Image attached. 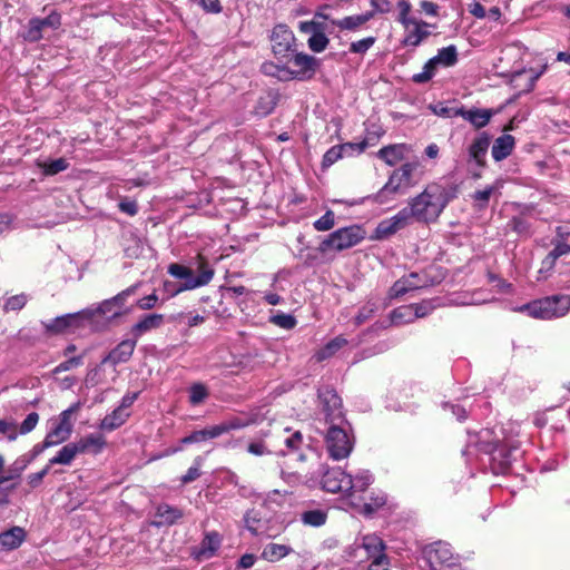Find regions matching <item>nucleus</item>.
<instances>
[{
	"instance_id": "11",
	"label": "nucleus",
	"mask_w": 570,
	"mask_h": 570,
	"mask_svg": "<svg viewBox=\"0 0 570 570\" xmlns=\"http://www.w3.org/2000/svg\"><path fill=\"white\" fill-rule=\"evenodd\" d=\"M318 397L325 416V424L346 421L342 411V400L335 391L331 389L321 390Z\"/></svg>"
},
{
	"instance_id": "41",
	"label": "nucleus",
	"mask_w": 570,
	"mask_h": 570,
	"mask_svg": "<svg viewBox=\"0 0 570 570\" xmlns=\"http://www.w3.org/2000/svg\"><path fill=\"white\" fill-rule=\"evenodd\" d=\"M421 168V164L419 160H413L403 164L399 169H395L400 177L402 178V181H404L405 186L407 188L413 187L416 184V179H414L415 174Z\"/></svg>"
},
{
	"instance_id": "8",
	"label": "nucleus",
	"mask_w": 570,
	"mask_h": 570,
	"mask_svg": "<svg viewBox=\"0 0 570 570\" xmlns=\"http://www.w3.org/2000/svg\"><path fill=\"white\" fill-rule=\"evenodd\" d=\"M136 347V341L135 340H125L120 342L104 360L101 361L100 365L96 367L95 370H91L87 375V382L91 383L92 385H96L100 383V380L96 376L98 375V372L101 370L104 365L107 363L112 364L116 366L119 363L127 362Z\"/></svg>"
},
{
	"instance_id": "7",
	"label": "nucleus",
	"mask_w": 570,
	"mask_h": 570,
	"mask_svg": "<svg viewBox=\"0 0 570 570\" xmlns=\"http://www.w3.org/2000/svg\"><path fill=\"white\" fill-rule=\"evenodd\" d=\"M424 557L431 570H460L449 543L440 541L425 547Z\"/></svg>"
},
{
	"instance_id": "55",
	"label": "nucleus",
	"mask_w": 570,
	"mask_h": 570,
	"mask_svg": "<svg viewBox=\"0 0 570 570\" xmlns=\"http://www.w3.org/2000/svg\"><path fill=\"white\" fill-rule=\"evenodd\" d=\"M314 228L318 232H326L333 228L335 225V215L333 210H326V213L314 222Z\"/></svg>"
},
{
	"instance_id": "43",
	"label": "nucleus",
	"mask_w": 570,
	"mask_h": 570,
	"mask_svg": "<svg viewBox=\"0 0 570 570\" xmlns=\"http://www.w3.org/2000/svg\"><path fill=\"white\" fill-rule=\"evenodd\" d=\"M413 311H414L413 305H406V306H401L399 308H395L392 312V316H391L392 323L395 325H401V324L410 323V322L414 321L415 317H414Z\"/></svg>"
},
{
	"instance_id": "22",
	"label": "nucleus",
	"mask_w": 570,
	"mask_h": 570,
	"mask_svg": "<svg viewBox=\"0 0 570 570\" xmlns=\"http://www.w3.org/2000/svg\"><path fill=\"white\" fill-rule=\"evenodd\" d=\"M407 189V186H405L404 181H402L399 173L394 170L390 175L385 185L377 191L375 199L380 203H383L390 195L404 194Z\"/></svg>"
},
{
	"instance_id": "4",
	"label": "nucleus",
	"mask_w": 570,
	"mask_h": 570,
	"mask_svg": "<svg viewBox=\"0 0 570 570\" xmlns=\"http://www.w3.org/2000/svg\"><path fill=\"white\" fill-rule=\"evenodd\" d=\"M168 273L173 277L183 281L180 287L176 289V293L205 286L214 276V269L204 263L199 264L197 274L193 268L177 263L168 266Z\"/></svg>"
},
{
	"instance_id": "3",
	"label": "nucleus",
	"mask_w": 570,
	"mask_h": 570,
	"mask_svg": "<svg viewBox=\"0 0 570 570\" xmlns=\"http://www.w3.org/2000/svg\"><path fill=\"white\" fill-rule=\"evenodd\" d=\"M324 442L326 451L333 460L346 459L354 448L350 423L347 421L330 423L324 434Z\"/></svg>"
},
{
	"instance_id": "37",
	"label": "nucleus",
	"mask_w": 570,
	"mask_h": 570,
	"mask_svg": "<svg viewBox=\"0 0 570 570\" xmlns=\"http://www.w3.org/2000/svg\"><path fill=\"white\" fill-rule=\"evenodd\" d=\"M129 413L127 411H124L121 407H117L116 410L112 411V413L104 417V420L100 423V429L112 431L121 426L126 422Z\"/></svg>"
},
{
	"instance_id": "47",
	"label": "nucleus",
	"mask_w": 570,
	"mask_h": 570,
	"mask_svg": "<svg viewBox=\"0 0 570 570\" xmlns=\"http://www.w3.org/2000/svg\"><path fill=\"white\" fill-rule=\"evenodd\" d=\"M304 524L312 527H321L326 522V513L322 510H309L302 513Z\"/></svg>"
},
{
	"instance_id": "31",
	"label": "nucleus",
	"mask_w": 570,
	"mask_h": 570,
	"mask_svg": "<svg viewBox=\"0 0 570 570\" xmlns=\"http://www.w3.org/2000/svg\"><path fill=\"white\" fill-rule=\"evenodd\" d=\"M156 517V525H171L183 517V512L178 508L161 503L157 507Z\"/></svg>"
},
{
	"instance_id": "42",
	"label": "nucleus",
	"mask_w": 570,
	"mask_h": 570,
	"mask_svg": "<svg viewBox=\"0 0 570 570\" xmlns=\"http://www.w3.org/2000/svg\"><path fill=\"white\" fill-rule=\"evenodd\" d=\"M215 425L208 429L198 430L193 432L191 434L185 436L181 439L183 444H191V443H199L204 442L209 439L217 438Z\"/></svg>"
},
{
	"instance_id": "49",
	"label": "nucleus",
	"mask_w": 570,
	"mask_h": 570,
	"mask_svg": "<svg viewBox=\"0 0 570 570\" xmlns=\"http://www.w3.org/2000/svg\"><path fill=\"white\" fill-rule=\"evenodd\" d=\"M544 71L546 66H543L539 71H534L533 69H523L514 73L513 81H518L523 76H528V85L525 90L531 91L534 88L537 80L543 75Z\"/></svg>"
},
{
	"instance_id": "24",
	"label": "nucleus",
	"mask_w": 570,
	"mask_h": 570,
	"mask_svg": "<svg viewBox=\"0 0 570 570\" xmlns=\"http://www.w3.org/2000/svg\"><path fill=\"white\" fill-rule=\"evenodd\" d=\"M26 531L21 527H12L11 529L0 533V549L11 551L18 549L26 540Z\"/></svg>"
},
{
	"instance_id": "62",
	"label": "nucleus",
	"mask_w": 570,
	"mask_h": 570,
	"mask_svg": "<svg viewBox=\"0 0 570 570\" xmlns=\"http://www.w3.org/2000/svg\"><path fill=\"white\" fill-rule=\"evenodd\" d=\"M430 109L432 110V112L439 117H444V118H453V117H460V111H461V107L459 108H449V107H445V106H442V105H435V106H430Z\"/></svg>"
},
{
	"instance_id": "27",
	"label": "nucleus",
	"mask_w": 570,
	"mask_h": 570,
	"mask_svg": "<svg viewBox=\"0 0 570 570\" xmlns=\"http://www.w3.org/2000/svg\"><path fill=\"white\" fill-rule=\"evenodd\" d=\"M77 448L79 449L80 454L82 453H94L98 454L102 451V449L106 445V440L104 435L91 433L88 434L81 439H79L77 442Z\"/></svg>"
},
{
	"instance_id": "64",
	"label": "nucleus",
	"mask_w": 570,
	"mask_h": 570,
	"mask_svg": "<svg viewBox=\"0 0 570 570\" xmlns=\"http://www.w3.org/2000/svg\"><path fill=\"white\" fill-rule=\"evenodd\" d=\"M0 434L6 435L9 441H14L18 438V429L16 423L0 420Z\"/></svg>"
},
{
	"instance_id": "57",
	"label": "nucleus",
	"mask_w": 570,
	"mask_h": 570,
	"mask_svg": "<svg viewBox=\"0 0 570 570\" xmlns=\"http://www.w3.org/2000/svg\"><path fill=\"white\" fill-rule=\"evenodd\" d=\"M559 257L554 252H550L541 263V267L538 271V281L547 278L549 272L554 267L556 261Z\"/></svg>"
},
{
	"instance_id": "13",
	"label": "nucleus",
	"mask_w": 570,
	"mask_h": 570,
	"mask_svg": "<svg viewBox=\"0 0 570 570\" xmlns=\"http://www.w3.org/2000/svg\"><path fill=\"white\" fill-rule=\"evenodd\" d=\"M348 484H351V474L341 468L328 469L322 478V485L327 492H342L346 497Z\"/></svg>"
},
{
	"instance_id": "40",
	"label": "nucleus",
	"mask_w": 570,
	"mask_h": 570,
	"mask_svg": "<svg viewBox=\"0 0 570 570\" xmlns=\"http://www.w3.org/2000/svg\"><path fill=\"white\" fill-rule=\"evenodd\" d=\"M371 18H373V12H365L363 14L345 17L341 20L333 21V23L344 30H355Z\"/></svg>"
},
{
	"instance_id": "17",
	"label": "nucleus",
	"mask_w": 570,
	"mask_h": 570,
	"mask_svg": "<svg viewBox=\"0 0 570 570\" xmlns=\"http://www.w3.org/2000/svg\"><path fill=\"white\" fill-rule=\"evenodd\" d=\"M497 110L490 108H470L461 107L460 117L470 122L475 129H482L489 125Z\"/></svg>"
},
{
	"instance_id": "63",
	"label": "nucleus",
	"mask_w": 570,
	"mask_h": 570,
	"mask_svg": "<svg viewBox=\"0 0 570 570\" xmlns=\"http://www.w3.org/2000/svg\"><path fill=\"white\" fill-rule=\"evenodd\" d=\"M39 422V415L36 412H31L27 415V417L20 424L18 434H27L31 432Z\"/></svg>"
},
{
	"instance_id": "53",
	"label": "nucleus",
	"mask_w": 570,
	"mask_h": 570,
	"mask_svg": "<svg viewBox=\"0 0 570 570\" xmlns=\"http://www.w3.org/2000/svg\"><path fill=\"white\" fill-rule=\"evenodd\" d=\"M508 226L510 229L521 236H527L530 233V224L524 216L512 217Z\"/></svg>"
},
{
	"instance_id": "15",
	"label": "nucleus",
	"mask_w": 570,
	"mask_h": 570,
	"mask_svg": "<svg viewBox=\"0 0 570 570\" xmlns=\"http://www.w3.org/2000/svg\"><path fill=\"white\" fill-rule=\"evenodd\" d=\"M271 41L276 56H286L293 50L295 37L285 24H277L272 31Z\"/></svg>"
},
{
	"instance_id": "60",
	"label": "nucleus",
	"mask_w": 570,
	"mask_h": 570,
	"mask_svg": "<svg viewBox=\"0 0 570 570\" xmlns=\"http://www.w3.org/2000/svg\"><path fill=\"white\" fill-rule=\"evenodd\" d=\"M498 189V186H488L482 190H476L472 198L478 202L479 207L483 208L488 205L490 196Z\"/></svg>"
},
{
	"instance_id": "10",
	"label": "nucleus",
	"mask_w": 570,
	"mask_h": 570,
	"mask_svg": "<svg viewBox=\"0 0 570 570\" xmlns=\"http://www.w3.org/2000/svg\"><path fill=\"white\" fill-rule=\"evenodd\" d=\"M92 317L94 312L91 311V308H86L77 313L58 316L49 322H42V325L47 333L60 334L69 328L80 327V322L82 320H90Z\"/></svg>"
},
{
	"instance_id": "51",
	"label": "nucleus",
	"mask_w": 570,
	"mask_h": 570,
	"mask_svg": "<svg viewBox=\"0 0 570 570\" xmlns=\"http://www.w3.org/2000/svg\"><path fill=\"white\" fill-rule=\"evenodd\" d=\"M170 321L176 323H186L188 326L193 327L202 324L205 321V318L199 314H186L180 312L171 315Z\"/></svg>"
},
{
	"instance_id": "14",
	"label": "nucleus",
	"mask_w": 570,
	"mask_h": 570,
	"mask_svg": "<svg viewBox=\"0 0 570 570\" xmlns=\"http://www.w3.org/2000/svg\"><path fill=\"white\" fill-rule=\"evenodd\" d=\"M490 142V135L485 131L480 132L468 148L469 164L473 163L478 168H484Z\"/></svg>"
},
{
	"instance_id": "33",
	"label": "nucleus",
	"mask_w": 570,
	"mask_h": 570,
	"mask_svg": "<svg viewBox=\"0 0 570 570\" xmlns=\"http://www.w3.org/2000/svg\"><path fill=\"white\" fill-rule=\"evenodd\" d=\"M419 275L415 273L410 274L407 277L396 281L391 287V296L400 297L410 291L417 289L423 285L417 281Z\"/></svg>"
},
{
	"instance_id": "28",
	"label": "nucleus",
	"mask_w": 570,
	"mask_h": 570,
	"mask_svg": "<svg viewBox=\"0 0 570 570\" xmlns=\"http://www.w3.org/2000/svg\"><path fill=\"white\" fill-rule=\"evenodd\" d=\"M518 448L512 445L507 451L505 445H495L491 451L492 460L499 464L500 471L503 473L511 465V462L518 458Z\"/></svg>"
},
{
	"instance_id": "5",
	"label": "nucleus",
	"mask_w": 570,
	"mask_h": 570,
	"mask_svg": "<svg viewBox=\"0 0 570 570\" xmlns=\"http://www.w3.org/2000/svg\"><path fill=\"white\" fill-rule=\"evenodd\" d=\"M266 431L273 453L276 455H286L294 452L303 444V435L299 431H293L291 428H284L278 424L271 425Z\"/></svg>"
},
{
	"instance_id": "25",
	"label": "nucleus",
	"mask_w": 570,
	"mask_h": 570,
	"mask_svg": "<svg viewBox=\"0 0 570 570\" xmlns=\"http://www.w3.org/2000/svg\"><path fill=\"white\" fill-rule=\"evenodd\" d=\"M257 423V416L256 415H239V416H233L217 425H215L217 435H222L224 433H227L233 430H240L244 428H247L252 424Z\"/></svg>"
},
{
	"instance_id": "58",
	"label": "nucleus",
	"mask_w": 570,
	"mask_h": 570,
	"mask_svg": "<svg viewBox=\"0 0 570 570\" xmlns=\"http://www.w3.org/2000/svg\"><path fill=\"white\" fill-rule=\"evenodd\" d=\"M28 302V296L26 294H19L9 297L3 306L6 312L10 311H20Z\"/></svg>"
},
{
	"instance_id": "21",
	"label": "nucleus",
	"mask_w": 570,
	"mask_h": 570,
	"mask_svg": "<svg viewBox=\"0 0 570 570\" xmlns=\"http://www.w3.org/2000/svg\"><path fill=\"white\" fill-rule=\"evenodd\" d=\"M410 147L405 144H393L382 147L376 156L382 159L386 165L394 166L405 158Z\"/></svg>"
},
{
	"instance_id": "1",
	"label": "nucleus",
	"mask_w": 570,
	"mask_h": 570,
	"mask_svg": "<svg viewBox=\"0 0 570 570\" xmlns=\"http://www.w3.org/2000/svg\"><path fill=\"white\" fill-rule=\"evenodd\" d=\"M450 200L446 189L439 184L429 185L420 195L412 198L409 206L402 210L406 212L409 223H430L438 219Z\"/></svg>"
},
{
	"instance_id": "20",
	"label": "nucleus",
	"mask_w": 570,
	"mask_h": 570,
	"mask_svg": "<svg viewBox=\"0 0 570 570\" xmlns=\"http://www.w3.org/2000/svg\"><path fill=\"white\" fill-rule=\"evenodd\" d=\"M409 224L410 223L406 218V212H403L401 209L393 217L382 220L377 225L375 233H376V236L380 238L387 237V236L396 233L401 228L405 227Z\"/></svg>"
},
{
	"instance_id": "48",
	"label": "nucleus",
	"mask_w": 570,
	"mask_h": 570,
	"mask_svg": "<svg viewBox=\"0 0 570 570\" xmlns=\"http://www.w3.org/2000/svg\"><path fill=\"white\" fill-rule=\"evenodd\" d=\"M438 66L434 63L432 59H429L423 66V70L419 73H414L412 76V80L415 83H425L430 81L435 75Z\"/></svg>"
},
{
	"instance_id": "18",
	"label": "nucleus",
	"mask_w": 570,
	"mask_h": 570,
	"mask_svg": "<svg viewBox=\"0 0 570 570\" xmlns=\"http://www.w3.org/2000/svg\"><path fill=\"white\" fill-rule=\"evenodd\" d=\"M431 24H429L428 22L415 19L414 21L411 22V27L404 28L405 35L403 39V45L406 47L420 46L421 42L431 35V31L429 30Z\"/></svg>"
},
{
	"instance_id": "19",
	"label": "nucleus",
	"mask_w": 570,
	"mask_h": 570,
	"mask_svg": "<svg viewBox=\"0 0 570 570\" xmlns=\"http://www.w3.org/2000/svg\"><path fill=\"white\" fill-rule=\"evenodd\" d=\"M293 63L298 68L296 71L286 69L287 79L298 78L302 79L306 75L311 77L315 71L316 59L305 53H296L293 58Z\"/></svg>"
},
{
	"instance_id": "50",
	"label": "nucleus",
	"mask_w": 570,
	"mask_h": 570,
	"mask_svg": "<svg viewBox=\"0 0 570 570\" xmlns=\"http://www.w3.org/2000/svg\"><path fill=\"white\" fill-rule=\"evenodd\" d=\"M208 390L202 383H195L189 387V402L193 405L203 403L208 397Z\"/></svg>"
},
{
	"instance_id": "46",
	"label": "nucleus",
	"mask_w": 570,
	"mask_h": 570,
	"mask_svg": "<svg viewBox=\"0 0 570 570\" xmlns=\"http://www.w3.org/2000/svg\"><path fill=\"white\" fill-rule=\"evenodd\" d=\"M42 30L43 28L40 26V18H32L28 22L23 38L29 42H37L42 39Z\"/></svg>"
},
{
	"instance_id": "61",
	"label": "nucleus",
	"mask_w": 570,
	"mask_h": 570,
	"mask_svg": "<svg viewBox=\"0 0 570 570\" xmlns=\"http://www.w3.org/2000/svg\"><path fill=\"white\" fill-rule=\"evenodd\" d=\"M82 365V356L79 355V356H72V357H69L67 361L65 362H61L60 364H58L55 368H53V374H59V373H62V372H67V371H70L75 367H78Z\"/></svg>"
},
{
	"instance_id": "2",
	"label": "nucleus",
	"mask_w": 570,
	"mask_h": 570,
	"mask_svg": "<svg viewBox=\"0 0 570 570\" xmlns=\"http://www.w3.org/2000/svg\"><path fill=\"white\" fill-rule=\"evenodd\" d=\"M513 311L518 313H525L532 318L542 321L561 318L570 312V295L557 294L546 296L521 306H517Z\"/></svg>"
},
{
	"instance_id": "59",
	"label": "nucleus",
	"mask_w": 570,
	"mask_h": 570,
	"mask_svg": "<svg viewBox=\"0 0 570 570\" xmlns=\"http://www.w3.org/2000/svg\"><path fill=\"white\" fill-rule=\"evenodd\" d=\"M375 40L376 39L374 37H366L358 41H354L350 46V51L363 55L375 43Z\"/></svg>"
},
{
	"instance_id": "32",
	"label": "nucleus",
	"mask_w": 570,
	"mask_h": 570,
	"mask_svg": "<svg viewBox=\"0 0 570 570\" xmlns=\"http://www.w3.org/2000/svg\"><path fill=\"white\" fill-rule=\"evenodd\" d=\"M164 323V315L161 314H149L137 322L131 330L134 336L139 337L142 334L160 327Z\"/></svg>"
},
{
	"instance_id": "30",
	"label": "nucleus",
	"mask_w": 570,
	"mask_h": 570,
	"mask_svg": "<svg viewBox=\"0 0 570 570\" xmlns=\"http://www.w3.org/2000/svg\"><path fill=\"white\" fill-rule=\"evenodd\" d=\"M220 537L217 532H208L204 537L198 551L196 552V557L198 559H209L220 547Z\"/></svg>"
},
{
	"instance_id": "29",
	"label": "nucleus",
	"mask_w": 570,
	"mask_h": 570,
	"mask_svg": "<svg viewBox=\"0 0 570 570\" xmlns=\"http://www.w3.org/2000/svg\"><path fill=\"white\" fill-rule=\"evenodd\" d=\"M246 451L255 456L274 454L265 430H261L258 434L248 442Z\"/></svg>"
},
{
	"instance_id": "12",
	"label": "nucleus",
	"mask_w": 570,
	"mask_h": 570,
	"mask_svg": "<svg viewBox=\"0 0 570 570\" xmlns=\"http://www.w3.org/2000/svg\"><path fill=\"white\" fill-rule=\"evenodd\" d=\"M366 148V142H346L331 147L323 156L322 166L328 168L337 160L344 157H351L362 154Z\"/></svg>"
},
{
	"instance_id": "54",
	"label": "nucleus",
	"mask_w": 570,
	"mask_h": 570,
	"mask_svg": "<svg viewBox=\"0 0 570 570\" xmlns=\"http://www.w3.org/2000/svg\"><path fill=\"white\" fill-rule=\"evenodd\" d=\"M328 45V39L324 33V30L320 32H315L308 39V47L314 52H322L326 49Z\"/></svg>"
},
{
	"instance_id": "44",
	"label": "nucleus",
	"mask_w": 570,
	"mask_h": 570,
	"mask_svg": "<svg viewBox=\"0 0 570 570\" xmlns=\"http://www.w3.org/2000/svg\"><path fill=\"white\" fill-rule=\"evenodd\" d=\"M386 503V495L381 492H372L368 502H364L362 505V512L365 514H372L382 508Z\"/></svg>"
},
{
	"instance_id": "6",
	"label": "nucleus",
	"mask_w": 570,
	"mask_h": 570,
	"mask_svg": "<svg viewBox=\"0 0 570 570\" xmlns=\"http://www.w3.org/2000/svg\"><path fill=\"white\" fill-rule=\"evenodd\" d=\"M81 403L77 402L62 411L57 417L51 419L50 430L45 438V445H59L66 442L73 430L72 416L80 410Z\"/></svg>"
},
{
	"instance_id": "34",
	"label": "nucleus",
	"mask_w": 570,
	"mask_h": 570,
	"mask_svg": "<svg viewBox=\"0 0 570 570\" xmlns=\"http://www.w3.org/2000/svg\"><path fill=\"white\" fill-rule=\"evenodd\" d=\"M134 291H135V287H129V288L122 291L121 293H119L118 295H116L114 298L107 299V301L102 302L96 309H91L94 312V315L96 313H100V314L110 313L112 316L118 315L119 312L112 311V307L114 306L121 307V305L124 304L125 299L130 294H132Z\"/></svg>"
},
{
	"instance_id": "16",
	"label": "nucleus",
	"mask_w": 570,
	"mask_h": 570,
	"mask_svg": "<svg viewBox=\"0 0 570 570\" xmlns=\"http://www.w3.org/2000/svg\"><path fill=\"white\" fill-rule=\"evenodd\" d=\"M364 550L365 557L372 559L374 557L385 554V544L376 534H365L356 539L354 543V557H358V551Z\"/></svg>"
},
{
	"instance_id": "56",
	"label": "nucleus",
	"mask_w": 570,
	"mask_h": 570,
	"mask_svg": "<svg viewBox=\"0 0 570 570\" xmlns=\"http://www.w3.org/2000/svg\"><path fill=\"white\" fill-rule=\"evenodd\" d=\"M271 322L284 330H292L296 325V320L291 314L277 313L271 317Z\"/></svg>"
},
{
	"instance_id": "9",
	"label": "nucleus",
	"mask_w": 570,
	"mask_h": 570,
	"mask_svg": "<svg viewBox=\"0 0 570 570\" xmlns=\"http://www.w3.org/2000/svg\"><path fill=\"white\" fill-rule=\"evenodd\" d=\"M365 235L366 233L362 226L352 225L332 233L325 244L331 247V249H347L363 240Z\"/></svg>"
},
{
	"instance_id": "39",
	"label": "nucleus",
	"mask_w": 570,
	"mask_h": 570,
	"mask_svg": "<svg viewBox=\"0 0 570 570\" xmlns=\"http://www.w3.org/2000/svg\"><path fill=\"white\" fill-rule=\"evenodd\" d=\"M347 344L346 338L343 336H337L330 341L324 347L318 350L314 357L317 362H322L326 358L333 356L337 351H340L343 346Z\"/></svg>"
},
{
	"instance_id": "35",
	"label": "nucleus",
	"mask_w": 570,
	"mask_h": 570,
	"mask_svg": "<svg viewBox=\"0 0 570 570\" xmlns=\"http://www.w3.org/2000/svg\"><path fill=\"white\" fill-rule=\"evenodd\" d=\"M80 454L79 449L77 448L76 442L68 443L63 445L57 454L51 458L48 462V465L51 466L53 464H62L70 465L75 458Z\"/></svg>"
},
{
	"instance_id": "23",
	"label": "nucleus",
	"mask_w": 570,
	"mask_h": 570,
	"mask_svg": "<svg viewBox=\"0 0 570 570\" xmlns=\"http://www.w3.org/2000/svg\"><path fill=\"white\" fill-rule=\"evenodd\" d=\"M373 474L368 470H360L351 475V484L347 485L346 498L353 500L357 493L364 492L373 482Z\"/></svg>"
},
{
	"instance_id": "38",
	"label": "nucleus",
	"mask_w": 570,
	"mask_h": 570,
	"mask_svg": "<svg viewBox=\"0 0 570 570\" xmlns=\"http://www.w3.org/2000/svg\"><path fill=\"white\" fill-rule=\"evenodd\" d=\"M436 66L452 67L458 62V50L454 45L439 49L436 56L431 58Z\"/></svg>"
},
{
	"instance_id": "45",
	"label": "nucleus",
	"mask_w": 570,
	"mask_h": 570,
	"mask_svg": "<svg viewBox=\"0 0 570 570\" xmlns=\"http://www.w3.org/2000/svg\"><path fill=\"white\" fill-rule=\"evenodd\" d=\"M39 167L45 175L52 176L66 170L69 167V163L65 158H58L39 164Z\"/></svg>"
},
{
	"instance_id": "36",
	"label": "nucleus",
	"mask_w": 570,
	"mask_h": 570,
	"mask_svg": "<svg viewBox=\"0 0 570 570\" xmlns=\"http://www.w3.org/2000/svg\"><path fill=\"white\" fill-rule=\"evenodd\" d=\"M292 552V548L285 544L268 543L262 551V558L268 562H276Z\"/></svg>"
},
{
	"instance_id": "26",
	"label": "nucleus",
	"mask_w": 570,
	"mask_h": 570,
	"mask_svg": "<svg viewBox=\"0 0 570 570\" xmlns=\"http://www.w3.org/2000/svg\"><path fill=\"white\" fill-rule=\"evenodd\" d=\"M514 146L515 139L512 135H502L494 140L491 155L495 161H502L511 155Z\"/></svg>"
},
{
	"instance_id": "52",
	"label": "nucleus",
	"mask_w": 570,
	"mask_h": 570,
	"mask_svg": "<svg viewBox=\"0 0 570 570\" xmlns=\"http://www.w3.org/2000/svg\"><path fill=\"white\" fill-rule=\"evenodd\" d=\"M399 16L397 21L404 27H411V22L415 19L409 17L412 6L407 0H399L397 1Z\"/></svg>"
}]
</instances>
